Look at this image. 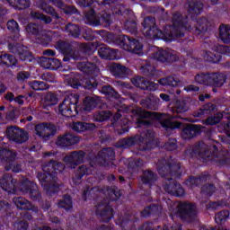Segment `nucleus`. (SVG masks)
Here are the masks:
<instances>
[{
	"label": "nucleus",
	"instance_id": "nucleus-27",
	"mask_svg": "<svg viewBox=\"0 0 230 230\" xmlns=\"http://www.w3.org/2000/svg\"><path fill=\"white\" fill-rule=\"evenodd\" d=\"M186 8L190 15H199L202 13L204 4L200 1L189 0L186 4Z\"/></svg>",
	"mask_w": 230,
	"mask_h": 230
},
{
	"label": "nucleus",
	"instance_id": "nucleus-29",
	"mask_svg": "<svg viewBox=\"0 0 230 230\" xmlns=\"http://www.w3.org/2000/svg\"><path fill=\"white\" fill-rule=\"evenodd\" d=\"M227 80V75L220 73L210 74L209 85H215L216 87H222L226 81Z\"/></svg>",
	"mask_w": 230,
	"mask_h": 230
},
{
	"label": "nucleus",
	"instance_id": "nucleus-44",
	"mask_svg": "<svg viewBox=\"0 0 230 230\" xmlns=\"http://www.w3.org/2000/svg\"><path fill=\"white\" fill-rule=\"evenodd\" d=\"M33 184H35V182L28 179L22 180L18 185V190L22 195H28L30 189L32 188Z\"/></svg>",
	"mask_w": 230,
	"mask_h": 230
},
{
	"label": "nucleus",
	"instance_id": "nucleus-23",
	"mask_svg": "<svg viewBox=\"0 0 230 230\" xmlns=\"http://www.w3.org/2000/svg\"><path fill=\"white\" fill-rule=\"evenodd\" d=\"M209 174H203L200 176H190L189 179L185 181V184L187 185V188H197V186H200V184H204V182H207L209 181Z\"/></svg>",
	"mask_w": 230,
	"mask_h": 230
},
{
	"label": "nucleus",
	"instance_id": "nucleus-15",
	"mask_svg": "<svg viewBox=\"0 0 230 230\" xmlns=\"http://www.w3.org/2000/svg\"><path fill=\"white\" fill-rule=\"evenodd\" d=\"M9 51L14 55H18L20 60L25 62H31L33 60V56L31 52L28 51V48L24 47L19 43H10L8 45Z\"/></svg>",
	"mask_w": 230,
	"mask_h": 230
},
{
	"label": "nucleus",
	"instance_id": "nucleus-19",
	"mask_svg": "<svg viewBox=\"0 0 230 230\" xmlns=\"http://www.w3.org/2000/svg\"><path fill=\"white\" fill-rule=\"evenodd\" d=\"M15 184H17V180L13 179L10 173L4 174L0 179V188H2L4 191H7V193H15V191H17Z\"/></svg>",
	"mask_w": 230,
	"mask_h": 230
},
{
	"label": "nucleus",
	"instance_id": "nucleus-63",
	"mask_svg": "<svg viewBox=\"0 0 230 230\" xmlns=\"http://www.w3.org/2000/svg\"><path fill=\"white\" fill-rule=\"evenodd\" d=\"M131 82L135 87L145 89L146 87V79L145 77H136L131 79Z\"/></svg>",
	"mask_w": 230,
	"mask_h": 230
},
{
	"label": "nucleus",
	"instance_id": "nucleus-64",
	"mask_svg": "<svg viewBox=\"0 0 230 230\" xmlns=\"http://www.w3.org/2000/svg\"><path fill=\"white\" fill-rule=\"evenodd\" d=\"M201 193L203 195H213L215 193V186L213 184H206L201 188Z\"/></svg>",
	"mask_w": 230,
	"mask_h": 230
},
{
	"label": "nucleus",
	"instance_id": "nucleus-32",
	"mask_svg": "<svg viewBox=\"0 0 230 230\" xmlns=\"http://www.w3.org/2000/svg\"><path fill=\"white\" fill-rule=\"evenodd\" d=\"M39 8H40V10H43V12H45V13L51 15V17H53L54 19H56V20L60 19V15L58 14V13H57L55 8H53V6L48 4V3H46V1H44V0L40 1Z\"/></svg>",
	"mask_w": 230,
	"mask_h": 230
},
{
	"label": "nucleus",
	"instance_id": "nucleus-39",
	"mask_svg": "<svg viewBox=\"0 0 230 230\" xmlns=\"http://www.w3.org/2000/svg\"><path fill=\"white\" fill-rule=\"evenodd\" d=\"M219 39L224 44H230V27L227 25H220Z\"/></svg>",
	"mask_w": 230,
	"mask_h": 230
},
{
	"label": "nucleus",
	"instance_id": "nucleus-53",
	"mask_svg": "<svg viewBox=\"0 0 230 230\" xmlns=\"http://www.w3.org/2000/svg\"><path fill=\"white\" fill-rule=\"evenodd\" d=\"M28 193L31 200H40V191H39V187L36 183L32 184Z\"/></svg>",
	"mask_w": 230,
	"mask_h": 230
},
{
	"label": "nucleus",
	"instance_id": "nucleus-26",
	"mask_svg": "<svg viewBox=\"0 0 230 230\" xmlns=\"http://www.w3.org/2000/svg\"><path fill=\"white\" fill-rule=\"evenodd\" d=\"M140 104L144 109L157 111V109H159V105H161V99L155 95H150L148 99L142 100Z\"/></svg>",
	"mask_w": 230,
	"mask_h": 230
},
{
	"label": "nucleus",
	"instance_id": "nucleus-12",
	"mask_svg": "<svg viewBox=\"0 0 230 230\" xmlns=\"http://www.w3.org/2000/svg\"><path fill=\"white\" fill-rule=\"evenodd\" d=\"M34 132L42 141H49L57 134V126L53 123H40L34 127Z\"/></svg>",
	"mask_w": 230,
	"mask_h": 230
},
{
	"label": "nucleus",
	"instance_id": "nucleus-54",
	"mask_svg": "<svg viewBox=\"0 0 230 230\" xmlns=\"http://www.w3.org/2000/svg\"><path fill=\"white\" fill-rule=\"evenodd\" d=\"M181 123V122H177V121H172L168 119H164L161 121V126L163 127V128H180Z\"/></svg>",
	"mask_w": 230,
	"mask_h": 230
},
{
	"label": "nucleus",
	"instance_id": "nucleus-55",
	"mask_svg": "<svg viewBox=\"0 0 230 230\" xmlns=\"http://www.w3.org/2000/svg\"><path fill=\"white\" fill-rule=\"evenodd\" d=\"M195 81L197 82V84L209 85L210 74H199L195 76Z\"/></svg>",
	"mask_w": 230,
	"mask_h": 230
},
{
	"label": "nucleus",
	"instance_id": "nucleus-45",
	"mask_svg": "<svg viewBox=\"0 0 230 230\" xmlns=\"http://www.w3.org/2000/svg\"><path fill=\"white\" fill-rule=\"evenodd\" d=\"M160 85H169L170 87H177L181 81L173 76H167L158 80Z\"/></svg>",
	"mask_w": 230,
	"mask_h": 230
},
{
	"label": "nucleus",
	"instance_id": "nucleus-20",
	"mask_svg": "<svg viewBox=\"0 0 230 230\" xmlns=\"http://www.w3.org/2000/svg\"><path fill=\"white\" fill-rule=\"evenodd\" d=\"M17 157V153L13 150L0 148V160L5 163V170L10 172L12 170V163H14Z\"/></svg>",
	"mask_w": 230,
	"mask_h": 230
},
{
	"label": "nucleus",
	"instance_id": "nucleus-60",
	"mask_svg": "<svg viewBox=\"0 0 230 230\" xmlns=\"http://www.w3.org/2000/svg\"><path fill=\"white\" fill-rule=\"evenodd\" d=\"M229 218V212L228 210H223L216 214L215 220L217 224H222V222H226Z\"/></svg>",
	"mask_w": 230,
	"mask_h": 230
},
{
	"label": "nucleus",
	"instance_id": "nucleus-21",
	"mask_svg": "<svg viewBox=\"0 0 230 230\" xmlns=\"http://www.w3.org/2000/svg\"><path fill=\"white\" fill-rule=\"evenodd\" d=\"M113 211L114 209L109 206L108 202L99 204L96 208V213L102 217V222H110L113 217Z\"/></svg>",
	"mask_w": 230,
	"mask_h": 230
},
{
	"label": "nucleus",
	"instance_id": "nucleus-3",
	"mask_svg": "<svg viewBox=\"0 0 230 230\" xmlns=\"http://www.w3.org/2000/svg\"><path fill=\"white\" fill-rule=\"evenodd\" d=\"M192 153L202 159L204 163H212L217 166H224L230 161V151L226 147L218 151L217 146L206 145L203 141L196 143L192 147Z\"/></svg>",
	"mask_w": 230,
	"mask_h": 230
},
{
	"label": "nucleus",
	"instance_id": "nucleus-13",
	"mask_svg": "<svg viewBox=\"0 0 230 230\" xmlns=\"http://www.w3.org/2000/svg\"><path fill=\"white\" fill-rule=\"evenodd\" d=\"M5 136L9 141L22 145L28 141V132L15 126H9L5 130Z\"/></svg>",
	"mask_w": 230,
	"mask_h": 230
},
{
	"label": "nucleus",
	"instance_id": "nucleus-43",
	"mask_svg": "<svg viewBox=\"0 0 230 230\" xmlns=\"http://www.w3.org/2000/svg\"><path fill=\"white\" fill-rule=\"evenodd\" d=\"M0 64L3 66H17V58L10 54H4L0 56Z\"/></svg>",
	"mask_w": 230,
	"mask_h": 230
},
{
	"label": "nucleus",
	"instance_id": "nucleus-46",
	"mask_svg": "<svg viewBox=\"0 0 230 230\" xmlns=\"http://www.w3.org/2000/svg\"><path fill=\"white\" fill-rule=\"evenodd\" d=\"M65 31L71 37H75V38L80 37V27H78V25L76 24L68 23L67 25H66Z\"/></svg>",
	"mask_w": 230,
	"mask_h": 230
},
{
	"label": "nucleus",
	"instance_id": "nucleus-52",
	"mask_svg": "<svg viewBox=\"0 0 230 230\" xmlns=\"http://www.w3.org/2000/svg\"><path fill=\"white\" fill-rule=\"evenodd\" d=\"M160 207L157 205H150L146 207L142 212V217H150V215H156L159 213Z\"/></svg>",
	"mask_w": 230,
	"mask_h": 230
},
{
	"label": "nucleus",
	"instance_id": "nucleus-34",
	"mask_svg": "<svg viewBox=\"0 0 230 230\" xmlns=\"http://www.w3.org/2000/svg\"><path fill=\"white\" fill-rule=\"evenodd\" d=\"M58 103V98L57 95L51 92L47 93L44 98L41 100V104L44 109H48V107H53V105H57Z\"/></svg>",
	"mask_w": 230,
	"mask_h": 230
},
{
	"label": "nucleus",
	"instance_id": "nucleus-61",
	"mask_svg": "<svg viewBox=\"0 0 230 230\" xmlns=\"http://www.w3.org/2000/svg\"><path fill=\"white\" fill-rule=\"evenodd\" d=\"M13 4H16L19 10H25V8H30L31 2L30 0H11Z\"/></svg>",
	"mask_w": 230,
	"mask_h": 230
},
{
	"label": "nucleus",
	"instance_id": "nucleus-28",
	"mask_svg": "<svg viewBox=\"0 0 230 230\" xmlns=\"http://www.w3.org/2000/svg\"><path fill=\"white\" fill-rule=\"evenodd\" d=\"M40 65L45 69H57L60 67V61L57 58L42 57L40 59Z\"/></svg>",
	"mask_w": 230,
	"mask_h": 230
},
{
	"label": "nucleus",
	"instance_id": "nucleus-40",
	"mask_svg": "<svg viewBox=\"0 0 230 230\" xmlns=\"http://www.w3.org/2000/svg\"><path fill=\"white\" fill-rule=\"evenodd\" d=\"M190 110V100H178L175 102L174 111L178 113L188 112Z\"/></svg>",
	"mask_w": 230,
	"mask_h": 230
},
{
	"label": "nucleus",
	"instance_id": "nucleus-25",
	"mask_svg": "<svg viewBox=\"0 0 230 230\" xmlns=\"http://www.w3.org/2000/svg\"><path fill=\"white\" fill-rule=\"evenodd\" d=\"M78 141V137L71 134H66L58 138L56 145H58V146H71L73 145H76Z\"/></svg>",
	"mask_w": 230,
	"mask_h": 230
},
{
	"label": "nucleus",
	"instance_id": "nucleus-6",
	"mask_svg": "<svg viewBox=\"0 0 230 230\" xmlns=\"http://www.w3.org/2000/svg\"><path fill=\"white\" fill-rule=\"evenodd\" d=\"M180 17L181 21V20L179 21L181 24L176 26L178 30L177 33L181 31V33H183V37H184V31H182V30H188L189 31H195V33H197L198 35H200V33H204L211 29V22H208V19L206 18H200L196 22L194 26H191V22L189 23L188 22V16L186 15L182 16V14L180 13Z\"/></svg>",
	"mask_w": 230,
	"mask_h": 230
},
{
	"label": "nucleus",
	"instance_id": "nucleus-5",
	"mask_svg": "<svg viewBox=\"0 0 230 230\" xmlns=\"http://www.w3.org/2000/svg\"><path fill=\"white\" fill-rule=\"evenodd\" d=\"M137 141L145 145V150H152L155 146V138L154 137V131L147 129L140 134V136L129 137L121 138L117 142L118 148H130L134 146Z\"/></svg>",
	"mask_w": 230,
	"mask_h": 230
},
{
	"label": "nucleus",
	"instance_id": "nucleus-56",
	"mask_svg": "<svg viewBox=\"0 0 230 230\" xmlns=\"http://www.w3.org/2000/svg\"><path fill=\"white\" fill-rule=\"evenodd\" d=\"M124 26L127 31H129V33H137V24L136 23V20H127Z\"/></svg>",
	"mask_w": 230,
	"mask_h": 230
},
{
	"label": "nucleus",
	"instance_id": "nucleus-16",
	"mask_svg": "<svg viewBox=\"0 0 230 230\" xmlns=\"http://www.w3.org/2000/svg\"><path fill=\"white\" fill-rule=\"evenodd\" d=\"M153 58L158 60V62H177L179 60V56L177 52L170 49H159L153 54Z\"/></svg>",
	"mask_w": 230,
	"mask_h": 230
},
{
	"label": "nucleus",
	"instance_id": "nucleus-2",
	"mask_svg": "<svg viewBox=\"0 0 230 230\" xmlns=\"http://www.w3.org/2000/svg\"><path fill=\"white\" fill-rule=\"evenodd\" d=\"M181 13L176 12L172 14V25H167L164 29V32L157 29L155 23V18L152 16H146L142 22V33L148 39H162L166 42H170L174 39H182L184 34L181 31L177 32V26H181Z\"/></svg>",
	"mask_w": 230,
	"mask_h": 230
},
{
	"label": "nucleus",
	"instance_id": "nucleus-57",
	"mask_svg": "<svg viewBox=\"0 0 230 230\" xmlns=\"http://www.w3.org/2000/svg\"><path fill=\"white\" fill-rule=\"evenodd\" d=\"M38 40H40L41 44H49V42L53 41V34L46 33V31H41Z\"/></svg>",
	"mask_w": 230,
	"mask_h": 230
},
{
	"label": "nucleus",
	"instance_id": "nucleus-36",
	"mask_svg": "<svg viewBox=\"0 0 230 230\" xmlns=\"http://www.w3.org/2000/svg\"><path fill=\"white\" fill-rule=\"evenodd\" d=\"M71 128L75 132H84V130H93L96 128V125L85 122H74Z\"/></svg>",
	"mask_w": 230,
	"mask_h": 230
},
{
	"label": "nucleus",
	"instance_id": "nucleus-14",
	"mask_svg": "<svg viewBox=\"0 0 230 230\" xmlns=\"http://www.w3.org/2000/svg\"><path fill=\"white\" fill-rule=\"evenodd\" d=\"M84 161H85V152L82 150L71 152L64 157L66 166L71 169L76 168Z\"/></svg>",
	"mask_w": 230,
	"mask_h": 230
},
{
	"label": "nucleus",
	"instance_id": "nucleus-50",
	"mask_svg": "<svg viewBox=\"0 0 230 230\" xmlns=\"http://www.w3.org/2000/svg\"><path fill=\"white\" fill-rule=\"evenodd\" d=\"M31 17H32V19H39L40 21H43L45 24H51L53 21L51 17L47 16L46 14H42L37 11H31Z\"/></svg>",
	"mask_w": 230,
	"mask_h": 230
},
{
	"label": "nucleus",
	"instance_id": "nucleus-11",
	"mask_svg": "<svg viewBox=\"0 0 230 230\" xmlns=\"http://www.w3.org/2000/svg\"><path fill=\"white\" fill-rule=\"evenodd\" d=\"M56 46L62 51L64 62H69L71 58H73V60H82V58H84V56H82L79 51H76L71 44L66 41L59 40L57 42Z\"/></svg>",
	"mask_w": 230,
	"mask_h": 230
},
{
	"label": "nucleus",
	"instance_id": "nucleus-9",
	"mask_svg": "<svg viewBox=\"0 0 230 230\" xmlns=\"http://www.w3.org/2000/svg\"><path fill=\"white\" fill-rule=\"evenodd\" d=\"M118 40L124 51H130L136 55H141L143 52V44L130 36L119 35Z\"/></svg>",
	"mask_w": 230,
	"mask_h": 230
},
{
	"label": "nucleus",
	"instance_id": "nucleus-35",
	"mask_svg": "<svg viewBox=\"0 0 230 230\" xmlns=\"http://www.w3.org/2000/svg\"><path fill=\"white\" fill-rule=\"evenodd\" d=\"M81 76L78 74L71 73L69 75H66V82L73 87V89H78V87H82Z\"/></svg>",
	"mask_w": 230,
	"mask_h": 230
},
{
	"label": "nucleus",
	"instance_id": "nucleus-51",
	"mask_svg": "<svg viewBox=\"0 0 230 230\" xmlns=\"http://www.w3.org/2000/svg\"><path fill=\"white\" fill-rule=\"evenodd\" d=\"M106 195L108 196L109 200L114 201L118 200L119 197H121V192L118 188H110L106 191Z\"/></svg>",
	"mask_w": 230,
	"mask_h": 230
},
{
	"label": "nucleus",
	"instance_id": "nucleus-41",
	"mask_svg": "<svg viewBox=\"0 0 230 230\" xmlns=\"http://www.w3.org/2000/svg\"><path fill=\"white\" fill-rule=\"evenodd\" d=\"M89 173V169L85 165H80L75 171V177L73 178L74 184H80V181L84 175H87Z\"/></svg>",
	"mask_w": 230,
	"mask_h": 230
},
{
	"label": "nucleus",
	"instance_id": "nucleus-4",
	"mask_svg": "<svg viewBox=\"0 0 230 230\" xmlns=\"http://www.w3.org/2000/svg\"><path fill=\"white\" fill-rule=\"evenodd\" d=\"M64 164L51 160L42 166L44 172H39L37 177L47 195H52L58 191L59 185L57 182V173L64 171Z\"/></svg>",
	"mask_w": 230,
	"mask_h": 230
},
{
	"label": "nucleus",
	"instance_id": "nucleus-1",
	"mask_svg": "<svg viewBox=\"0 0 230 230\" xmlns=\"http://www.w3.org/2000/svg\"><path fill=\"white\" fill-rule=\"evenodd\" d=\"M157 170L161 177L164 178V191L169 195H174V197H182L185 193L184 188L175 181L182 173L181 164L177 162V159L170 157L168 160L158 161Z\"/></svg>",
	"mask_w": 230,
	"mask_h": 230
},
{
	"label": "nucleus",
	"instance_id": "nucleus-22",
	"mask_svg": "<svg viewBox=\"0 0 230 230\" xmlns=\"http://www.w3.org/2000/svg\"><path fill=\"white\" fill-rule=\"evenodd\" d=\"M77 68L79 71L85 73V75H93V76L100 75V67L89 61L77 63Z\"/></svg>",
	"mask_w": 230,
	"mask_h": 230
},
{
	"label": "nucleus",
	"instance_id": "nucleus-59",
	"mask_svg": "<svg viewBox=\"0 0 230 230\" xmlns=\"http://www.w3.org/2000/svg\"><path fill=\"white\" fill-rule=\"evenodd\" d=\"M224 118L222 113H217L214 116L208 117L205 123L206 125H217V123H220V120Z\"/></svg>",
	"mask_w": 230,
	"mask_h": 230
},
{
	"label": "nucleus",
	"instance_id": "nucleus-17",
	"mask_svg": "<svg viewBox=\"0 0 230 230\" xmlns=\"http://www.w3.org/2000/svg\"><path fill=\"white\" fill-rule=\"evenodd\" d=\"M178 212L181 218H185V220H191V218H195V217H197V206L189 202L180 203L178 205Z\"/></svg>",
	"mask_w": 230,
	"mask_h": 230
},
{
	"label": "nucleus",
	"instance_id": "nucleus-7",
	"mask_svg": "<svg viewBox=\"0 0 230 230\" xmlns=\"http://www.w3.org/2000/svg\"><path fill=\"white\" fill-rule=\"evenodd\" d=\"M93 48H96L99 56L104 60H114L118 57V49H111L109 46L100 42L95 41L92 44L83 43L80 49L83 53L89 54Z\"/></svg>",
	"mask_w": 230,
	"mask_h": 230
},
{
	"label": "nucleus",
	"instance_id": "nucleus-18",
	"mask_svg": "<svg viewBox=\"0 0 230 230\" xmlns=\"http://www.w3.org/2000/svg\"><path fill=\"white\" fill-rule=\"evenodd\" d=\"M13 202L20 211H32V213H39V207L35 206L31 201L22 196L14 197Z\"/></svg>",
	"mask_w": 230,
	"mask_h": 230
},
{
	"label": "nucleus",
	"instance_id": "nucleus-30",
	"mask_svg": "<svg viewBox=\"0 0 230 230\" xmlns=\"http://www.w3.org/2000/svg\"><path fill=\"white\" fill-rule=\"evenodd\" d=\"M115 155L116 153H114V149L112 147L104 148L98 153V156L102 159L104 166H107V162L113 161Z\"/></svg>",
	"mask_w": 230,
	"mask_h": 230
},
{
	"label": "nucleus",
	"instance_id": "nucleus-58",
	"mask_svg": "<svg viewBox=\"0 0 230 230\" xmlns=\"http://www.w3.org/2000/svg\"><path fill=\"white\" fill-rule=\"evenodd\" d=\"M215 111V105L211 102L205 104L198 112V117L204 116V114H209V112H213Z\"/></svg>",
	"mask_w": 230,
	"mask_h": 230
},
{
	"label": "nucleus",
	"instance_id": "nucleus-49",
	"mask_svg": "<svg viewBox=\"0 0 230 230\" xmlns=\"http://www.w3.org/2000/svg\"><path fill=\"white\" fill-rule=\"evenodd\" d=\"M101 93L105 94L106 96H110L111 98L118 99L119 98V93L112 88L111 85H104L102 87Z\"/></svg>",
	"mask_w": 230,
	"mask_h": 230
},
{
	"label": "nucleus",
	"instance_id": "nucleus-33",
	"mask_svg": "<svg viewBox=\"0 0 230 230\" xmlns=\"http://www.w3.org/2000/svg\"><path fill=\"white\" fill-rule=\"evenodd\" d=\"M85 19L87 23L91 26H100V24H102V20L100 19V16L96 14L94 9L86 12Z\"/></svg>",
	"mask_w": 230,
	"mask_h": 230
},
{
	"label": "nucleus",
	"instance_id": "nucleus-8",
	"mask_svg": "<svg viewBox=\"0 0 230 230\" xmlns=\"http://www.w3.org/2000/svg\"><path fill=\"white\" fill-rule=\"evenodd\" d=\"M208 46L211 50H206L203 55V58L207 60V62H213V64H217V62H220V58H222L220 51H226V53H230V47H224L214 43H205V48H208Z\"/></svg>",
	"mask_w": 230,
	"mask_h": 230
},
{
	"label": "nucleus",
	"instance_id": "nucleus-62",
	"mask_svg": "<svg viewBox=\"0 0 230 230\" xmlns=\"http://www.w3.org/2000/svg\"><path fill=\"white\" fill-rule=\"evenodd\" d=\"M84 89H88L89 91H93V89H96L98 87V82L95 78L85 79L84 84H83Z\"/></svg>",
	"mask_w": 230,
	"mask_h": 230
},
{
	"label": "nucleus",
	"instance_id": "nucleus-24",
	"mask_svg": "<svg viewBox=\"0 0 230 230\" xmlns=\"http://www.w3.org/2000/svg\"><path fill=\"white\" fill-rule=\"evenodd\" d=\"M200 131V128L195 124H187L183 127L181 131V137L183 139H193Z\"/></svg>",
	"mask_w": 230,
	"mask_h": 230
},
{
	"label": "nucleus",
	"instance_id": "nucleus-10",
	"mask_svg": "<svg viewBox=\"0 0 230 230\" xmlns=\"http://www.w3.org/2000/svg\"><path fill=\"white\" fill-rule=\"evenodd\" d=\"M79 98L80 97L75 93L66 95L61 104H59L60 114L66 118H71L73 116V111H76Z\"/></svg>",
	"mask_w": 230,
	"mask_h": 230
},
{
	"label": "nucleus",
	"instance_id": "nucleus-47",
	"mask_svg": "<svg viewBox=\"0 0 230 230\" xmlns=\"http://www.w3.org/2000/svg\"><path fill=\"white\" fill-rule=\"evenodd\" d=\"M58 208H62L63 209L69 211V209L73 208V201L71 200V197L67 195L64 196V198L58 203Z\"/></svg>",
	"mask_w": 230,
	"mask_h": 230
},
{
	"label": "nucleus",
	"instance_id": "nucleus-37",
	"mask_svg": "<svg viewBox=\"0 0 230 230\" xmlns=\"http://www.w3.org/2000/svg\"><path fill=\"white\" fill-rule=\"evenodd\" d=\"M157 181V174L151 170H146L142 174V182L152 186Z\"/></svg>",
	"mask_w": 230,
	"mask_h": 230
},
{
	"label": "nucleus",
	"instance_id": "nucleus-31",
	"mask_svg": "<svg viewBox=\"0 0 230 230\" xmlns=\"http://www.w3.org/2000/svg\"><path fill=\"white\" fill-rule=\"evenodd\" d=\"M102 102V99L99 96H88L84 100V109L86 111H93L95 109L96 105Z\"/></svg>",
	"mask_w": 230,
	"mask_h": 230
},
{
	"label": "nucleus",
	"instance_id": "nucleus-48",
	"mask_svg": "<svg viewBox=\"0 0 230 230\" xmlns=\"http://www.w3.org/2000/svg\"><path fill=\"white\" fill-rule=\"evenodd\" d=\"M26 31H28V33L36 35V38L39 39L40 33L42 32V27H40L37 23H29L26 27Z\"/></svg>",
	"mask_w": 230,
	"mask_h": 230
},
{
	"label": "nucleus",
	"instance_id": "nucleus-38",
	"mask_svg": "<svg viewBox=\"0 0 230 230\" xmlns=\"http://www.w3.org/2000/svg\"><path fill=\"white\" fill-rule=\"evenodd\" d=\"M111 69L114 76L123 77L128 75V68L127 66H121L118 63H113L111 66Z\"/></svg>",
	"mask_w": 230,
	"mask_h": 230
},
{
	"label": "nucleus",
	"instance_id": "nucleus-42",
	"mask_svg": "<svg viewBox=\"0 0 230 230\" xmlns=\"http://www.w3.org/2000/svg\"><path fill=\"white\" fill-rule=\"evenodd\" d=\"M111 116H112V112L110 111H99L93 114L94 121H99L100 123L103 121H107L111 119Z\"/></svg>",
	"mask_w": 230,
	"mask_h": 230
}]
</instances>
